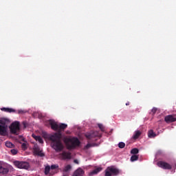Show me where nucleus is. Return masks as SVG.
Here are the masks:
<instances>
[{"label":"nucleus","mask_w":176,"mask_h":176,"mask_svg":"<svg viewBox=\"0 0 176 176\" xmlns=\"http://www.w3.org/2000/svg\"><path fill=\"white\" fill-rule=\"evenodd\" d=\"M91 145L90 144H88L86 145L85 148L87 149L88 148H90Z\"/></svg>","instance_id":"obj_31"},{"label":"nucleus","mask_w":176,"mask_h":176,"mask_svg":"<svg viewBox=\"0 0 176 176\" xmlns=\"http://www.w3.org/2000/svg\"><path fill=\"white\" fill-rule=\"evenodd\" d=\"M38 118L41 119L42 118V116H38Z\"/></svg>","instance_id":"obj_33"},{"label":"nucleus","mask_w":176,"mask_h":176,"mask_svg":"<svg viewBox=\"0 0 176 176\" xmlns=\"http://www.w3.org/2000/svg\"><path fill=\"white\" fill-rule=\"evenodd\" d=\"M84 170L81 168H78L74 173H73V176H84Z\"/></svg>","instance_id":"obj_12"},{"label":"nucleus","mask_w":176,"mask_h":176,"mask_svg":"<svg viewBox=\"0 0 176 176\" xmlns=\"http://www.w3.org/2000/svg\"><path fill=\"white\" fill-rule=\"evenodd\" d=\"M129 104H130V103H129V102L126 103V105H129Z\"/></svg>","instance_id":"obj_34"},{"label":"nucleus","mask_w":176,"mask_h":176,"mask_svg":"<svg viewBox=\"0 0 176 176\" xmlns=\"http://www.w3.org/2000/svg\"><path fill=\"white\" fill-rule=\"evenodd\" d=\"M74 164H78V160H74Z\"/></svg>","instance_id":"obj_32"},{"label":"nucleus","mask_w":176,"mask_h":176,"mask_svg":"<svg viewBox=\"0 0 176 176\" xmlns=\"http://www.w3.org/2000/svg\"><path fill=\"white\" fill-rule=\"evenodd\" d=\"M85 137H87L88 140H92V138H95L96 137L100 138V137H101V134L98 133V131H91L89 133H86Z\"/></svg>","instance_id":"obj_9"},{"label":"nucleus","mask_w":176,"mask_h":176,"mask_svg":"<svg viewBox=\"0 0 176 176\" xmlns=\"http://www.w3.org/2000/svg\"><path fill=\"white\" fill-rule=\"evenodd\" d=\"M48 123L50 124L52 130L58 131V133H55L50 137V140L52 141L51 145L53 149L60 152L64 149V144L61 142V131L65 130L68 125H67V124H58L53 120H50Z\"/></svg>","instance_id":"obj_1"},{"label":"nucleus","mask_w":176,"mask_h":176,"mask_svg":"<svg viewBox=\"0 0 176 176\" xmlns=\"http://www.w3.org/2000/svg\"><path fill=\"white\" fill-rule=\"evenodd\" d=\"M101 170H102V168H96L94 170L91 171V173H89V176H94V175L98 174Z\"/></svg>","instance_id":"obj_16"},{"label":"nucleus","mask_w":176,"mask_h":176,"mask_svg":"<svg viewBox=\"0 0 176 176\" xmlns=\"http://www.w3.org/2000/svg\"><path fill=\"white\" fill-rule=\"evenodd\" d=\"M72 170V165L69 164L66 166H65V168H63V172L68 173Z\"/></svg>","instance_id":"obj_19"},{"label":"nucleus","mask_w":176,"mask_h":176,"mask_svg":"<svg viewBox=\"0 0 176 176\" xmlns=\"http://www.w3.org/2000/svg\"><path fill=\"white\" fill-rule=\"evenodd\" d=\"M25 111H24V110H19L18 111V113H25Z\"/></svg>","instance_id":"obj_30"},{"label":"nucleus","mask_w":176,"mask_h":176,"mask_svg":"<svg viewBox=\"0 0 176 176\" xmlns=\"http://www.w3.org/2000/svg\"><path fill=\"white\" fill-rule=\"evenodd\" d=\"M21 148L22 149H24V150L27 149V144L23 143L21 145Z\"/></svg>","instance_id":"obj_28"},{"label":"nucleus","mask_w":176,"mask_h":176,"mask_svg":"<svg viewBox=\"0 0 176 176\" xmlns=\"http://www.w3.org/2000/svg\"><path fill=\"white\" fill-rule=\"evenodd\" d=\"M99 129L101 130V131H104L105 130V127L102 124H98Z\"/></svg>","instance_id":"obj_25"},{"label":"nucleus","mask_w":176,"mask_h":176,"mask_svg":"<svg viewBox=\"0 0 176 176\" xmlns=\"http://www.w3.org/2000/svg\"><path fill=\"white\" fill-rule=\"evenodd\" d=\"M10 120L8 118L0 119V135H6L8 134V123H10Z\"/></svg>","instance_id":"obj_4"},{"label":"nucleus","mask_w":176,"mask_h":176,"mask_svg":"<svg viewBox=\"0 0 176 176\" xmlns=\"http://www.w3.org/2000/svg\"><path fill=\"white\" fill-rule=\"evenodd\" d=\"M18 176H19V175H18Z\"/></svg>","instance_id":"obj_37"},{"label":"nucleus","mask_w":176,"mask_h":176,"mask_svg":"<svg viewBox=\"0 0 176 176\" xmlns=\"http://www.w3.org/2000/svg\"><path fill=\"white\" fill-rule=\"evenodd\" d=\"M32 137L35 139V140L38 141L39 144H43V139H42V137L36 135L34 134H32Z\"/></svg>","instance_id":"obj_15"},{"label":"nucleus","mask_w":176,"mask_h":176,"mask_svg":"<svg viewBox=\"0 0 176 176\" xmlns=\"http://www.w3.org/2000/svg\"><path fill=\"white\" fill-rule=\"evenodd\" d=\"M1 111H2L3 112H7L8 113L16 112V110H14V109H12L9 107H2L1 108Z\"/></svg>","instance_id":"obj_14"},{"label":"nucleus","mask_w":176,"mask_h":176,"mask_svg":"<svg viewBox=\"0 0 176 176\" xmlns=\"http://www.w3.org/2000/svg\"><path fill=\"white\" fill-rule=\"evenodd\" d=\"M8 173V168L4 166L1 162H0V174L7 175Z\"/></svg>","instance_id":"obj_10"},{"label":"nucleus","mask_w":176,"mask_h":176,"mask_svg":"<svg viewBox=\"0 0 176 176\" xmlns=\"http://www.w3.org/2000/svg\"><path fill=\"white\" fill-rule=\"evenodd\" d=\"M38 156L43 157V156H45V155H38Z\"/></svg>","instance_id":"obj_35"},{"label":"nucleus","mask_w":176,"mask_h":176,"mask_svg":"<svg viewBox=\"0 0 176 176\" xmlns=\"http://www.w3.org/2000/svg\"><path fill=\"white\" fill-rule=\"evenodd\" d=\"M43 137H45V135H43Z\"/></svg>","instance_id":"obj_36"},{"label":"nucleus","mask_w":176,"mask_h":176,"mask_svg":"<svg viewBox=\"0 0 176 176\" xmlns=\"http://www.w3.org/2000/svg\"><path fill=\"white\" fill-rule=\"evenodd\" d=\"M14 166L19 169L28 170L30 168V164L27 162L15 161L14 162Z\"/></svg>","instance_id":"obj_5"},{"label":"nucleus","mask_w":176,"mask_h":176,"mask_svg":"<svg viewBox=\"0 0 176 176\" xmlns=\"http://www.w3.org/2000/svg\"><path fill=\"white\" fill-rule=\"evenodd\" d=\"M148 135L149 138H153L156 137V134L152 130L148 131Z\"/></svg>","instance_id":"obj_20"},{"label":"nucleus","mask_w":176,"mask_h":176,"mask_svg":"<svg viewBox=\"0 0 176 176\" xmlns=\"http://www.w3.org/2000/svg\"><path fill=\"white\" fill-rule=\"evenodd\" d=\"M10 130L12 134H19V131H20V122L18 121H15L11 124L10 126Z\"/></svg>","instance_id":"obj_7"},{"label":"nucleus","mask_w":176,"mask_h":176,"mask_svg":"<svg viewBox=\"0 0 176 176\" xmlns=\"http://www.w3.org/2000/svg\"><path fill=\"white\" fill-rule=\"evenodd\" d=\"M10 152L12 155H17V150L16 149H11Z\"/></svg>","instance_id":"obj_26"},{"label":"nucleus","mask_w":176,"mask_h":176,"mask_svg":"<svg viewBox=\"0 0 176 176\" xmlns=\"http://www.w3.org/2000/svg\"><path fill=\"white\" fill-rule=\"evenodd\" d=\"M60 158L65 161H69L72 159V155H60Z\"/></svg>","instance_id":"obj_18"},{"label":"nucleus","mask_w":176,"mask_h":176,"mask_svg":"<svg viewBox=\"0 0 176 176\" xmlns=\"http://www.w3.org/2000/svg\"><path fill=\"white\" fill-rule=\"evenodd\" d=\"M138 160V155H131V157H130V161L131 162H134Z\"/></svg>","instance_id":"obj_22"},{"label":"nucleus","mask_w":176,"mask_h":176,"mask_svg":"<svg viewBox=\"0 0 176 176\" xmlns=\"http://www.w3.org/2000/svg\"><path fill=\"white\" fill-rule=\"evenodd\" d=\"M121 173L122 170L115 166H108V168L104 170V176H118Z\"/></svg>","instance_id":"obj_3"},{"label":"nucleus","mask_w":176,"mask_h":176,"mask_svg":"<svg viewBox=\"0 0 176 176\" xmlns=\"http://www.w3.org/2000/svg\"><path fill=\"white\" fill-rule=\"evenodd\" d=\"M156 111H157V109H156L155 107L153 108V109L151 110V112L155 114L156 113Z\"/></svg>","instance_id":"obj_29"},{"label":"nucleus","mask_w":176,"mask_h":176,"mask_svg":"<svg viewBox=\"0 0 176 176\" xmlns=\"http://www.w3.org/2000/svg\"><path fill=\"white\" fill-rule=\"evenodd\" d=\"M138 152H139L138 148H133V149L131 151V155H137V153H138Z\"/></svg>","instance_id":"obj_23"},{"label":"nucleus","mask_w":176,"mask_h":176,"mask_svg":"<svg viewBox=\"0 0 176 176\" xmlns=\"http://www.w3.org/2000/svg\"><path fill=\"white\" fill-rule=\"evenodd\" d=\"M157 166L158 167L164 169V170H170L172 169V166L170 164H168L167 162L160 161L157 163Z\"/></svg>","instance_id":"obj_8"},{"label":"nucleus","mask_w":176,"mask_h":176,"mask_svg":"<svg viewBox=\"0 0 176 176\" xmlns=\"http://www.w3.org/2000/svg\"><path fill=\"white\" fill-rule=\"evenodd\" d=\"M33 151L34 155H43V153H42V150L41 149V148H39V146H38V144H34Z\"/></svg>","instance_id":"obj_11"},{"label":"nucleus","mask_w":176,"mask_h":176,"mask_svg":"<svg viewBox=\"0 0 176 176\" xmlns=\"http://www.w3.org/2000/svg\"><path fill=\"white\" fill-rule=\"evenodd\" d=\"M24 129H25L28 126V123L26 121H23L22 123Z\"/></svg>","instance_id":"obj_27"},{"label":"nucleus","mask_w":176,"mask_h":176,"mask_svg":"<svg viewBox=\"0 0 176 176\" xmlns=\"http://www.w3.org/2000/svg\"><path fill=\"white\" fill-rule=\"evenodd\" d=\"M140 135H141V131H135L133 133V140H137L140 137Z\"/></svg>","instance_id":"obj_17"},{"label":"nucleus","mask_w":176,"mask_h":176,"mask_svg":"<svg viewBox=\"0 0 176 176\" xmlns=\"http://www.w3.org/2000/svg\"><path fill=\"white\" fill-rule=\"evenodd\" d=\"M118 146H119V148H124V146H126V144H124V142H120L119 144H118Z\"/></svg>","instance_id":"obj_24"},{"label":"nucleus","mask_w":176,"mask_h":176,"mask_svg":"<svg viewBox=\"0 0 176 176\" xmlns=\"http://www.w3.org/2000/svg\"><path fill=\"white\" fill-rule=\"evenodd\" d=\"M165 122H166V123H171L172 122H176V118L173 115L166 116L165 117Z\"/></svg>","instance_id":"obj_13"},{"label":"nucleus","mask_w":176,"mask_h":176,"mask_svg":"<svg viewBox=\"0 0 176 176\" xmlns=\"http://www.w3.org/2000/svg\"><path fill=\"white\" fill-rule=\"evenodd\" d=\"M58 168V165L53 164L52 166H45V175H53L56 172L53 171L56 169Z\"/></svg>","instance_id":"obj_6"},{"label":"nucleus","mask_w":176,"mask_h":176,"mask_svg":"<svg viewBox=\"0 0 176 176\" xmlns=\"http://www.w3.org/2000/svg\"><path fill=\"white\" fill-rule=\"evenodd\" d=\"M64 142L67 146V148L69 149H75V148L80 145V142L77 138H65L64 139Z\"/></svg>","instance_id":"obj_2"},{"label":"nucleus","mask_w":176,"mask_h":176,"mask_svg":"<svg viewBox=\"0 0 176 176\" xmlns=\"http://www.w3.org/2000/svg\"><path fill=\"white\" fill-rule=\"evenodd\" d=\"M6 146H7V148H14V144L10 142H6Z\"/></svg>","instance_id":"obj_21"}]
</instances>
